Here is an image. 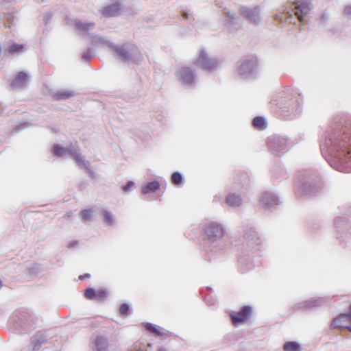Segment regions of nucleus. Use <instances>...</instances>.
I'll use <instances>...</instances> for the list:
<instances>
[{
  "label": "nucleus",
  "instance_id": "obj_1",
  "mask_svg": "<svg viewBox=\"0 0 351 351\" xmlns=\"http://www.w3.org/2000/svg\"><path fill=\"white\" fill-rule=\"evenodd\" d=\"M236 246L238 250V270L241 274L252 271L259 264L258 256L263 249V241L250 224L241 226Z\"/></svg>",
  "mask_w": 351,
  "mask_h": 351
},
{
  "label": "nucleus",
  "instance_id": "obj_2",
  "mask_svg": "<svg viewBox=\"0 0 351 351\" xmlns=\"http://www.w3.org/2000/svg\"><path fill=\"white\" fill-rule=\"evenodd\" d=\"M330 167L339 171H351V124L330 132Z\"/></svg>",
  "mask_w": 351,
  "mask_h": 351
},
{
  "label": "nucleus",
  "instance_id": "obj_3",
  "mask_svg": "<svg viewBox=\"0 0 351 351\" xmlns=\"http://www.w3.org/2000/svg\"><path fill=\"white\" fill-rule=\"evenodd\" d=\"M225 228L219 223L212 221L205 226L202 253L205 261L213 263L219 260L225 250Z\"/></svg>",
  "mask_w": 351,
  "mask_h": 351
},
{
  "label": "nucleus",
  "instance_id": "obj_4",
  "mask_svg": "<svg viewBox=\"0 0 351 351\" xmlns=\"http://www.w3.org/2000/svg\"><path fill=\"white\" fill-rule=\"evenodd\" d=\"M303 97L291 88H287L276 100L278 114L282 119L293 120L302 113Z\"/></svg>",
  "mask_w": 351,
  "mask_h": 351
},
{
  "label": "nucleus",
  "instance_id": "obj_5",
  "mask_svg": "<svg viewBox=\"0 0 351 351\" xmlns=\"http://www.w3.org/2000/svg\"><path fill=\"white\" fill-rule=\"evenodd\" d=\"M313 9L312 0H294L290 9L282 8L274 15V20L283 25L307 21L306 17Z\"/></svg>",
  "mask_w": 351,
  "mask_h": 351
},
{
  "label": "nucleus",
  "instance_id": "obj_6",
  "mask_svg": "<svg viewBox=\"0 0 351 351\" xmlns=\"http://www.w3.org/2000/svg\"><path fill=\"white\" fill-rule=\"evenodd\" d=\"M324 186L322 180L317 173H306L295 184V193L298 197L311 196L319 193Z\"/></svg>",
  "mask_w": 351,
  "mask_h": 351
},
{
  "label": "nucleus",
  "instance_id": "obj_7",
  "mask_svg": "<svg viewBox=\"0 0 351 351\" xmlns=\"http://www.w3.org/2000/svg\"><path fill=\"white\" fill-rule=\"evenodd\" d=\"M108 47L113 51L114 56L123 63H130L138 60V49L131 43L117 45L110 43Z\"/></svg>",
  "mask_w": 351,
  "mask_h": 351
},
{
  "label": "nucleus",
  "instance_id": "obj_8",
  "mask_svg": "<svg viewBox=\"0 0 351 351\" xmlns=\"http://www.w3.org/2000/svg\"><path fill=\"white\" fill-rule=\"evenodd\" d=\"M219 62L218 58L210 56L204 49H202L195 60L194 64L204 71L212 72L217 68Z\"/></svg>",
  "mask_w": 351,
  "mask_h": 351
},
{
  "label": "nucleus",
  "instance_id": "obj_9",
  "mask_svg": "<svg viewBox=\"0 0 351 351\" xmlns=\"http://www.w3.org/2000/svg\"><path fill=\"white\" fill-rule=\"evenodd\" d=\"M176 76L184 86L191 88L196 84V71L190 66H182L176 71Z\"/></svg>",
  "mask_w": 351,
  "mask_h": 351
},
{
  "label": "nucleus",
  "instance_id": "obj_10",
  "mask_svg": "<svg viewBox=\"0 0 351 351\" xmlns=\"http://www.w3.org/2000/svg\"><path fill=\"white\" fill-rule=\"evenodd\" d=\"M241 15L250 25L258 26L262 23L261 8L258 5L248 7L242 5L239 8Z\"/></svg>",
  "mask_w": 351,
  "mask_h": 351
},
{
  "label": "nucleus",
  "instance_id": "obj_11",
  "mask_svg": "<svg viewBox=\"0 0 351 351\" xmlns=\"http://www.w3.org/2000/svg\"><path fill=\"white\" fill-rule=\"evenodd\" d=\"M289 138L282 135L273 134L267 138V145L273 154L284 152L287 149Z\"/></svg>",
  "mask_w": 351,
  "mask_h": 351
},
{
  "label": "nucleus",
  "instance_id": "obj_12",
  "mask_svg": "<svg viewBox=\"0 0 351 351\" xmlns=\"http://www.w3.org/2000/svg\"><path fill=\"white\" fill-rule=\"evenodd\" d=\"M326 303L327 298L314 297L296 304L294 308L296 311H311L322 307Z\"/></svg>",
  "mask_w": 351,
  "mask_h": 351
},
{
  "label": "nucleus",
  "instance_id": "obj_13",
  "mask_svg": "<svg viewBox=\"0 0 351 351\" xmlns=\"http://www.w3.org/2000/svg\"><path fill=\"white\" fill-rule=\"evenodd\" d=\"M260 203L266 210H271L280 205L282 201L277 193L267 191L262 194L260 197Z\"/></svg>",
  "mask_w": 351,
  "mask_h": 351
},
{
  "label": "nucleus",
  "instance_id": "obj_14",
  "mask_svg": "<svg viewBox=\"0 0 351 351\" xmlns=\"http://www.w3.org/2000/svg\"><path fill=\"white\" fill-rule=\"evenodd\" d=\"M257 68V62L253 60H246L238 66V73L241 78L247 80L252 77Z\"/></svg>",
  "mask_w": 351,
  "mask_h": 351
},
{
  "label": "nucleus",
  "instance_id": "obj_15",
  "mask_svg": "<svg viewBox=\"0 0 351 351\" xmlns=\"http://www.w3.org/2000/svg\"><path fill=\"white\" fill-rule=\"evenodd\" d=\"M329 134L328 131V125L321 127V130L319 133V143L321 154L322 157L326 161L329 163V144L328 143Z\"/></svg>",
  "mask_w": 351,
  "mask_h": 351
},
{
  "label": "nucleus",
  "instance_id": "obj_16",
  "mask_svg": "<svg viewBox=\"0 0 351 351\" xmlns=\"http://www.w3.org/2000/svg\"><path fill=\"white\" fill-rule=\"evenodd\" d=\"M252 307L250 305L243 306L238 312L230 315L232 324L237 326L243 324L252 315Z\"/></svg>",
  "mask_w": 351,
  "mask_h": 351
},
{
  "label": "nucleus",
  "instance_id": "obj_17",
  "mask_svg": "<svg viewBox=\"0 0 351 351\" xmlns=\"http://www.w3.org/2000/svg\"><path fill=\"white\" fill-rule=\"evenodd\" d=\"M223 23L231 33L237 32L241 27V23L239 18L235 17L234 14L225 10L222 14Z\"/></svg>",
  "mask_w": 351,
  "mask_h": 351
},
{
  "label": "nucleus",
  "instance_id": "obj_18",
  "mask_svg": "<svg viewBox=\"0 0 351 351\" xmlns=\"http://www.w3.org/2000/svg\"><path fill=\"white\" fill-rule=\"evenodd\" d=\"M18 267L25 276L31 278L36 277L41 270V265L32 261H26L19 265Z\"/></svg>",
  "mask_w": 351,
  "mask_h": 351
},
{
  "label": "nucleus",
  "instance_id": "obj_19",
  "mask_svg": "<svg viewBox=\"0 0 351 351\" xmlns=\"http://www.w3.org/2000/svg\"><path fill=\"white\" fill-rule=\"evenodd\" d=\"M27 315L25 313H15L10 319V322L17 330L27 331Z\"/></svg>",
  "mask_w": 351,
  "mask_h": 351
},
{
  "label": "nucleus",
  "instance_id": "obj_20",
  "mask_svg": "<svg viewBox=\"0 0 351 351\" xmlns=\"http://www.w3.org/2000/svg\"><path fill=\"white\" fill-rule=\"evenodd\" d=\"M28 82V74L25 71H20L10 83L14 90L23 89Z\"/></svg>",
  "mask_w": 351,
  "mask_h": 351
},
{
  "label": "nucleus",
  "instance_id": "obj_21",
  "mask_svg": "<svg viewBox=\"0 0 351 351\" xmlns=\"http://www.w3.org/2000/svg\"><path fill=\"white\" fill-rule=\"evenodd\" d=\"M333 324L337 327L348 328L351 332V304L347 313L341 314L333 321Z\"/></svg>",
  "mask_w": 351,
  "mask_h": 351
},
{
  "label": "nucleus",
  "instance_id": "obj_22",
  "mask_svg": "<svg viewBox=\"0 0 351 351\" xmlns=\"http://www.w3.org/2000/svg\"><path fill=\"white\" fill-rule=\"evenodd\" d=\"M76 95L75 90L61 88L53 93V98L56 101H64L74 97Z\"/></svg>",
  "mask_w": 351,
  "mask_h": 351
},
{
  "label": "nucleus",
  "instance_id": "obj_23",
  "mask_svg": "<svg viewBox=\"0 0 351 351\" xmlns=\"http://www.w3.org/2000/svg\"><path fill=\"white\" fill-rule=\"evenodd\" d=\"M47 341V335L41 331L36 332L31 338V343L33 345V350L38 351L41 346Z\"/></svg>",
  "mask_w": 351,
  "mask_h": 351
},
{
  "label": "nucleus",
  "instance_id": "obj_24",
  "mask_svg": "<svg viewBox=\"0 0 351 351\" xmlns=\"http://www.w3.org/2000/svg\"><path fill=\"white\" fill-rule=\"evenodd\" d=\"M250 183V177L247 173H239L235 178V184L237 186H234L233 188L236 190L241 189H247Z\"/></svg>",
  "mask_w": 351,
  "mask_h": 351
},
{
  "label": "nucleus",
  "instance_id": "obj_25",
  "mask_svg": "<svg viewBox=\"0 0 351 351\" xmlns=\"http://www.w3.org/2000/svg\"><path fill=\"white\" fill-rule=\"evenodd\" d=\"M160 186L159 181L154 180L149 182L143 184L141 186V192L143 195H147L156 193Z\"/></svg>",
  "mask_w": 351,
  "mask_h": 351
},
{
  "label": "nucleus",
  "instance_id": "obj_26",
  "mask_svg": "<svg viewBox=\"0 0 351 351\" xmlns=\"http://www.w3.org/2000/svg\"><path fill=\"white\" fill-rule=\"evenodd\" d=\"M93 351H107L108 348V341L107 338L104 336L99 335L96 337L93 342Z\"/></svg>",
  "mask_w": 351,
  "mask_h": 351
},
{
  "label": "nucleus",
  "instance_id": "obj_27",
  "mask_svg": "<svg viewBox=\"0 0 351 351\" xmlns=\"http://www.w3.org/2000/svg\"><path fill=\"white\" fill-rule=\"evenodd\" d=\"M100 216L103 218V223L106 226H112L115 224L116 219L113 213L106 208L100 210Z\"/></svg>",
  "mask_w": 351,
  "mask_h": 351
},
{
  "label": "nucleus",
  "instance_id": "obj_28",
  "mask_svg": "<svg viewBox=\"0 0 351 351\" xmlns=\"http://www.w3.org/2000/svg\"><path fill=\"white\" fill-rule=\"evenodd\" d=\"M335 226L338 231L341 232L342 234H347V232L351 228V224L345 217H339L335 220Z\"/></svg>",
  "mask_w": 351,
  "mask_h": 351
},
{
  "label": "nucleus",
  "instance_id": "obj_29",
  "mask_svg": "<svg viewBox=\"0 0 351 351\" xmlns=\"http://www.w3.org/2000/svg\"><path fill=\"white\" fill-rule=\"evenodd\" d=\"M226 204L231 207H239L243 203V199L240 195L230 193L226 197Z\"/></svg>",
  "mask_w": 351,
  "mask_h": 351
},
{
  "label": "nucleus",
  "instance_id": "obj_30",
  "mask_svg": "<svg viewBox=\"0 0 351 351\" xmlns=\"http://www.w3.org/2000/svg\"><path fill=\"white\" fill-rule=\"evenodd\" d=\"M14 19V14L10 10L0 13V21L3 23L4 25L7 27L10 28L12 27Z\"/></svg>",
  "mask_w": 351,
  "mask_h": 351
},
{
  "label": "nucleus",
  "instance_id": "obj_31",
  "mask_svg": "<svg viewBox=\"0 0 351 351\" xmlns=\"http://www.w3.org/2000/svg\"><path fill=\"white\" fill-rule=\"evenodd\" d=\"M24 45L23 44H18L14 43L11 44L8 47L4 48L3 53L4 56H8V53L15 55L20 54L23 52Z\"/></svg>",
  "mask_w": 351,
  "mask_h": 351
},
{
  "label": "nucleus",
  "instance_id": "obj_32",
  "mask_svg": "<svg viewBox=\"0 0 351 351\" xmlns=\"http://www.w3.org/2000/svg\"><path fill=\"white\" fill-rule=\"evenodd\" d=\"M120 11V5L119 3H112L106 6L103 10V15L106 17L115 16Z\"/></svg>",
  "mask_w": 351,
  "mask_h": 351
},
{
  "label": "nucleus",
  "instance_id": "obj_33",
  "mask_svg": "<svg viewBox=\"0 0 351 351\" xmlns=\"http://www.w3.org/2000/svg\"><path fill=\"white\" fill-rule=\"evenodd\" d=\"M95 24L93 22H83L81 20L75 21V27L76 29L81 32H87L89 29L93 28Z\"/></svg>",
  "mask_w": 351,
  "mask_h": 351
},
{
  "label": "nucleus",
  "instance_id": "obj_34",
  "mask_svg": "<svg viewBox=\"0 0 351 351\" xmlns=\"http://www.w3.org/2000/svg\"><path fill=\"white\" fill-rule=\"evenodd\" d=\"M284 351H302L301 344L296 341H287L283 345Z\"/></svg>",
  "mask_w": 351,
  "mask_h": 351
},
{
  "label": "nucleus",
  "instance_id": "obj_35",
  "mask_svg": "<svg viewBox=\"0 0 351 351\" xmlns=\"http://www.w3.org/2000/svg\"><path fill=\"white\" fill-rule=\"evenodd\" d=\"M90 38L92 44L97 47H104L106 45L108 46L110 43L104 37H102L100 35L91 34Z\"/></svg>",
  "mask_w": 351,
  "mask_h": 351
},
{
  "label": "nucleus",
  "instance_id": "obj_36",
  "mask_svg": "<svg viewBox=\"0 0 351 351\" xmlns=\"http://www.w3.org/2000/svg\"><path fill=\"white\" fill-rule=\"evenodd\" d=\"M252 125L256 129L263 130L267 128V123L265 117L258 116L254 118Z\"/></svg>",
  "mask_w": 351,
  "mask_h": 351
},
{
  "label": "nucleus",
  "instance_id": "obj_37",
  "mask_svg": "<svg viewBox=\"0 0 351 351\" xmlns=\"http://www.w3.org/2000/svg\"><path fill=\"white\" fill-rule=\"evenodd\" d=\"M172 184L176 186H182L184 184V178L179 171H174L171 176Z\"/></svg>",
  "mask_w": 351,
  "mask_h": 351
},
{
  "label": "nucleus",
  "instance_id": "obj_38",
  "mask_svg": "<svg viewBox=\"0 0 351 351\" xmlns=\"http://www.w3.org/2000/svg\"><path fill=\"white\" fill-rule=\"evenodd\" d=\"M67 153H69V154L73 158V159L76 161L78 167L82 168V164H84L86 161L83 159L81 154L73 148H69Z\"/></svg>",
  "mask_w": 351,
  "mask_h": 351
},
{
  "label": "nucleus",
  "instance_id": "obj_39",
  "mask_svg": "<svg viewBox=\"0 0 351 351\" xmlns=\"http://www.w3.org/2000/svg\"><path fill=\"white\" fill-rule=\"evenodd\" d=\"M69 151V148H65L60 144H54L53 145V153L55 156H62Z\"/></svg>",
  "mask_w": 351,
  "mask_h": 351
},
{
  "label": "nucleus",
  "instance_id": "obj_40",
  "mask_svg": "<svg viewBox=\"0 0 351 351\" xmlns=\"http://www.w3.org/2000/svg\"><path fill=\"white\" fill-rule=\"evenodd\" d=\"M84 296L89 300H97V290L93 287H87L84 291Z\"/></svg>",
  "mask_w": 351,
  "mask_h": 351
},
{
  "label": "nucleus",
  "instance_id": "obj_41",
  "mask_svg": "<svg viewBox=\"0 0 351 351\" xmlns=\"http://www.w3.org/2000/svg\"><path fill=\"white\" fill-rule=\"evenodd\" d=\"M82 167L85 168L88 176L92 180L96 179L99 177V175L91 169L90 162L86 161L84 164H82Z\"/></svg>",
  "mask_w": 351,
  "mask_h": 351
},
{
  "label": "nucleus",
  "instance_id": "obj_42",
  "mask_svg": "<svg viewBox=\"0 0 351 351\" xmlns=\"http://www.w3.org/2000/svg\"><path fill=\"white\" fill-rule=\"evenodd\" d=\"M93 215L91 208L84 209L80 213V216L84 221H90Z\"/></svg>",
  "mask_w": 351,
  "mask_h": 351
},
{
  "label": "nucleus",
  "instance_id": "obj_43",
  "mask_svg": "<svg viewBox=\"0 0 351 351\" xmlns=\"http://www.w3.org/2000/svg\"><path fill=\"white\" fill-rule=\"evenodd\" d=\"M144 327L149 331L154 332L156 335H162V332L157 328L156 325L147 322L144 324Z\"/></svg>",
  "mask_w": 351,
  "mask_h": 351
},
{
  "label": "nucleus",
  "instance_id": "obj_44",
  "mask_svg": "<svg viewBox=\"0 0 351 351\" xmlns=\"http://www.w3.org/2000/svg\"><path fill=\"white\" fill-rule=\"evenodd\" d=\"M97 300H101L104 298H106L108 295V291L106 288H101L97 290Z\"/></svg>",
  "mask_w": 351,
  "mask_h": 351
},
{
  "label": "nucleus",
  "instance_id": "obj_45",
  "mask_svg": "<svg viewBox=\"0 0 351 351\" xmlns=\"http://www.w3.org/2000/svg\"><path fill=\"white\" fill-rule=\"evenodd\" d=\"M94 56V50L91 47H88L87 50L83 53L82 59L84 60H89Z\"/></svg>",
  "mask_w": 351,
  "mask_h": 351
},
{
  "label": "nucleus",
  "instance_id": "obj_46",
  "mask_svg": "<svg viewBox=\"0 0 351 351\" xmlns=\"http://www.w3.org/2000/svg\"><path fill=\"white\" fill-rule=\"evenodd\" d=\"M30 126V123L28 122H23L16 126H15L13 129V133H18L23 130H25Z\"/></svg>",
  "mask_w": 351,
  "mask_h": 351
},
{
  "label": "nucleus",
  "instance_id": "obj_47",
  "mask_svg": "<svg viewBox=\"0 0 351 351\" xmlns=\"http://www.w3.org/2000/svg\"><path fill=\"white\" fill-rule=\"evenodd\" d=\"M134 182L132 180L128 181L125 184L122 186V190L125 193H129L132 190V188L134 186Z\"/></svg>",
  "mask_w": 351,
  "mask_h": 351
},
{
  "label": "nucleus",
  "instance_id": "obj_48",
  "mask_svg": "<svg viewBox=\"0 0 351 351\" xmlns=\"http://www.w3.org/2000/svg\"><path fill=\"white\" fill-rule=\"evenodd\" d=\"M204 302L208 306H214L216 304V300L210 294H207L204 297Z\"/></svg>",
  "mask_w": 351,
  "mask_h": 351
},
{
  "label": "nucleus",
  "instance_id": "obj_49",
  "mask_svg": "<svg viewBox=\"0 0 351 351\" xmlns=\"http://www.w3.org/2000/svg\"><path fill=\"white\" fill-rule=\"evenodd\" d=\"M130 305L128 304L127 303H123L121 306H120V308H119V311H120V313L123 315H128V312H129V310H130Z\"/></svg>",
  "mask_w": 351,
  "mask_h": 351
},
{
  "label": "nucleus",
  "instance_id": "obj_50",
  "mask_svg": "<svg viewBox=\"0 0 351 351\" xmlns=\"http://www.w3.org/2000/svg\"><path fill=\"white\" fill-rule=\"evenodd\" d=\"M52 17H53V13L51 12H48L44 14L43 20H44L45 25H48V23L50 22Z\"/></svg>",
  "mask_w": 351,
  "mask_h": 351
},
{
  "label": "nucleus",
  "instance_id": "obj_51",
  "mask_svg": "<svg viewBox=\"0 0 351 351\" xmlns=\"http://www.w3.org/2000/svg\"><path fill=\"white\" fill-rule=\"evenodd\" d=\"M328 19V14H327L326 12H324L320 17L321 23L323 24H326Z\"/></svg>",
  "mask_w": 351,
  "mask_h": 351
},
{
  "label": "nucleus",
  "instance_id": "obj_52",
  "mask_svg": "<svg viewBox=\"0 0 351 351\" xmlns=\"http://www.w3.org/2000/svg\"><path fill=\"white\" fill-rule=\"evenodd\" d=\"M77 244H78V241L73 240V241H71L69 243H68L67 247L68 248H72V247L76 246Z\"/></svg>",
  "mask_w": 351,
  "mask_h": 351
},
{
  "label": "nucleus",
  "instance_id": "obj_53",
  "mask_svg": "<svg viewBox=\"0 0 351 351\" xmlns=\"http://www.w3.org/2000/svg\"><path fill=\"white\" fill-rule=\"evenodd\" d=\"M345 14L351 16V5H348L344 9Z\"/></svg>",
  "mask_w": 351,
  "mask_h": 351
},
{
  "label": "nucleus",
  "instance_id": "obj_54",
  "mask_svg": "<svg viewBox=\"0 0 351 351\" xmlns=\"http://www.w3.org/2000/svg\"><path fill=\"white\" fill-rule=\"evenodd\" d=\"M190 15H191V14L188 11H186V10H183L182 12V16L184 19H188L189 18Z\"/></svg>",
  "mask_w": 351,
  "mask_h": 351
},
{
  "label": "nucleus",
  "instance_id": "obj_55",
  "mask_svg": "<svg viewBox=\"0 0 351 351\" xmlns=\"http://www.w3.org/2000/svg\"><path fill=\"white\" fill-rule=\"evenodd\" d=\"M90 275L89 274L86 273V274H83V275H80V276H79V279H80V280H84V279H85V278H90Z\"/></svg>",
  "mask_w": 351,
  "mask_h": 351
},
{
  "label": "nucleus",
  "instance_id": "obj_56",
  "mask_svg": "<svg viewBox=\"0 0 351 351\" xmlns=\"http://www.w3.org/2000/svg\"><path fill=\"white\" fill-rule=\"evenodd\" d=\"M4 110V106L1 102H0V113Z\"/></svg>",
  "mask_w": 351,
  "mask_h": 351
},
{
  "label": "nucleus",
  "instance_id": "obj_57",
  "mask_svg": "<svg viewBox=\"0 0 351 351\" xmlns=\"http://www.w3.org/2000/svg\"><path fill=\"white\" fill-rule=\"evenodd\" d=\"M158 351H167V350L163 347H160L158 349Z\"/></svg>",
  "mask_w": 351,
  "mask_h": 351
},
{
  "label": "nucleus",
  "instance_id": "obj_58",
  "mask_svg": "<svg viewBox=\"0 0 351 351\" xmlns=\"http://www.w3.org/2000/svg\"><path fill=\"white\" fill-rule=\"evenodd\" d=\"M82 185H84V183H81V184H80V187H82Z\"/></svg>",
  "mask_w": 351,
  "mask_h": 351
}]
</instances>
